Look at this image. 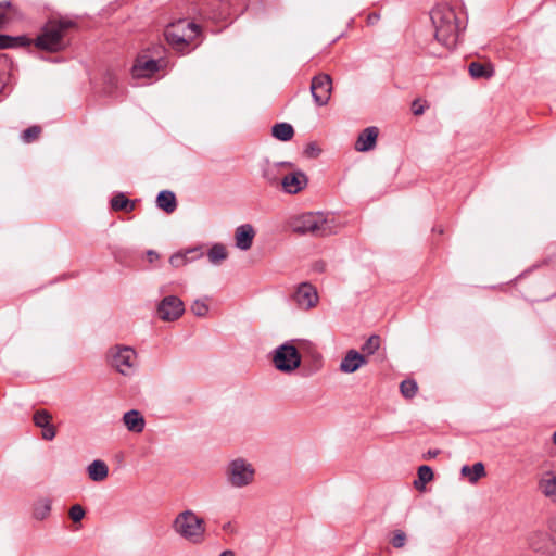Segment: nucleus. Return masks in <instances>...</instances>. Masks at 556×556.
I'll return each instance as SVG.
<instances>
[{
	"instance_id": "1",
	"label": "nucleus",
	"mask_w": 556,
	"mask_h": 556,
	"mask_svg": "<svg viewBox=\"0 0 556 556\" xmlns=\"http://www.w3.org/2000/svg\"><path fill=\"white\" fill-rule=\"evenodd\" d=\"M430 18L435 40L447 49L454 48L462 31L456 12L448 5H438L432 9Z\"/></svg>"
},
{
	"instance_id": "2",
	"label": "nucleus",
	"mask_w": 556,
	"mask_h": 556,
	"mask_svg": "<svg viewBox=\"0 0 556 556\" xmlns=\"http://www.w3.org/2000/svg\"><path fill=\"white\" fill-rule=\"evenodd\" d=\"M75 23L70 20H49L34 40V45L41 50L59 52L65 49V33L73 28Z\"/></svg>"
},
{
	"instance_id": "3",
	"label": "nucleus",
	"mask_w": 556,
	"mask_h": 556,
	"mask_svg": "<svg viewBox=\"0 0 556 556\" xmlns=\"http://www.w3.org/2000/svg\"><path fill=\"white\" fill-rule=\"evenodd\" d=\"M291 228L296 233L315 237H327L336 231L333 218L329 219L321 213H306L298 216L291 222Z\"/></svg>"
},
{
	"instance_id": "4",
	"label": "nucleus",
	"mask_w": 556,
	"mask_h": 556,
	"mask_svg": "<svg viewBox=\"0 0 556 556\" xmlns=\"http://www.w3.org/2000/svg\"><path fill=\"white\" fill-rule=\"evenodd\" d=\"M199 35V25L185 18L170 23L164 31L167 43L179 52H184Z\"/></svg>"
},
{
	"instance_id": "5",
	"label": "nucleus",
	"mask_w": 556,
	"mask_h": 556,
	"mask_svg": "<svg viewBox=\"0 0 556 556\" xmlns=\"http://www.w3.org/2000/svg\"><path fill=\"white\" fill-rule=\"evenodd\" d=\"M173 529L190 543L200 544L204 541L205 522L192 510L179 513L173 521Z\"/></svg>"
},
{
	"instance_id": "6",
	"label": "nucleus",
	"mask_w": 556,
	"mask_h": 556,
	"mask_svg": "<svg viewBox=\"0 0 556 556\" xmlns=\"http://www.w3.org/2000/svg\"><path fill=\"white\" fill-rule=\"evenodd\" d=\"M298 342L299 346L294 344V341H287L274 350L271 362L277 370L291 372L300 367V350L308 345V343L302 340H298Z\"/></svg>"
},
{
	"instance_id": "7",
	"label": "nucleus",
	"mask_w": 556,
	"mask_h": 556,
	"mask_svg": "<svg viewBox=\"0 0 556 556\" xmlns=\"http://www.w3.org/2000/svg\"><path fill=\"white\" fill-rule=\"evenodd\" d=\"M108 359L119 374L129 376L137 365V352L131 346L117 344L109 349Z\"/></svg>"
},
{
	"instance_id": "8",
	"label": "nucleus",
	"mask_w": 556,
	"mask_h": 556,
	"mask_svg": "<svg viewBox=\"0 0 556 556\" xmlns=\"http://www.w3.org/2000/svg\"><path fill=\"white\" fill-rule=\"evenodd\" d=\"M228 481L236 488L250 484L254 479V469L242 458L232 460L227 469Z\"/></svg>"
},
{
	"instance_id": "9",
	"label": "nucleus",
	"mask_w": 556,
	"mask_h": 556,
	"mask_svg": "<svg viewBox=\"0 0 556 556\" xmlns=\"http://www.w3.org/2000/svg\"><path fill=\"white\" fill-rule=\"evenodd\" d=\"M528 544L536 553L552 554L556 544L553 528L548 526L533 531L528 536Z\"/></svg>"
},
{
	"instance_id": "10",
	"label": "nucleus",
	"mask_w": 556,
	"mask_h": 556,
	"mask_svg": "<svg viewBox=\"0 0 556 556\" xmlns=\"http://www.w3.org/2000/svg\"><path fill=\"white\" fill-rule=\"evenodd\" d=\"M331 91L332 79L330 75L321 73L313 77L311 83V93L316 105H326L330 100Z\"/></svg>"
},
{
	"instance_id": "11",
	"label": "nucleus",
	"mask_w": 556,
	"mask_h": 556,
	"mask_svg": "<svg viewBox=\"0 0 556 556\" xmlns=\"http://www.w3.org/2000/svg\"><path fill=\"white\" fill-rule=\"evenodd\" d=\"M184 312V302L176 295L165 296L157 305V315L164 321L177 320Z\"/></svg>"
},
{
	"instance_id": "12",
	"label": "nucleus",
	"mask_w": 556,
	"mask_h": 556,
	"mask_svg": "<svg viewBox=\"0 0 556 556\" xmlns=\"http://www.w3.org/2000/svg\"><path fill=\"white\" fill-rule=\"evenodd\" d=\"M293 298L298 306L303 309H309L318 302L316 288L308 282H302L298 287Z\"/></svg>"
},
{
	"instance_id": "13",
	"label": "nucleus",
	"mask_w": 556,
	"mask_h": 556,
	"mask_svg": "<svg viewBox=\"0 0 556 556\" xmlns=\"http://www.w3.org/2000/svg\"><path fill=\"white\" fill-rule=\"evenodd\" d=\"M161 68L160 60L149 58L147 54H139L132 65V76L137 78L151 77Z\"/></svg>"
},
{
	"instance_id": "14",
	"label": "nucleus",
	"mask_w": 556,
	"mask_h": 556,
	"mask_svg": "<svg viewBox=\"0 0 556 556\" xmlns=\"http://www.w3.org/2000/svg\"><path fill=\"white\" fill-rule=\"evenodd\" d=\"M307 182L308 180L304 173L294 172L292 174L286 175L282 178L281 186L287 193L295 194L303 190L306 187Z\"/></svg>"
},
{
	"instance_id": "15",
	"label": "nucleus",
	"mask_w": 556,
	"mask_h": 556,
	"mask_svg": "<svg viewBox=\"0 0 556 556\" xmlns=\"http://www.w3.org/2000/svg\"><path fill=\"white\" fill-rule=\"evenodd\" d=\"M365 364H367V358L364 354L356 350H349L341 361L340 370L345 374H352Z\"/></svg>"
},
{
	"instance_id": "16",
	"label": "nucleus",
	"mask_w": 556,
	"mask_h": 556,
	"mask_svg": "<svg viewBox=\"0 0 556 556\" xmlns=\"http://www.w3.org/2000/svg\"><path fill=\"white\" fill-rule=\"evenodd\" d=\"M379 130L377 127L365 128L357 137L355 142V150L359 152H367L376 147Z\"/></svg>"
},
{
	"instance_id": "17",
	"label": "nucleus",
	"mask_w": 556,
	"mask_h": 556,
	"mask_svg": "<svg viewBox=\"0 0 556 556\" xmlns=\"http://www.w3.org/2000/svg\"><path fill=\"white\" fill-rule=\"evenodd\" d=\"M255 236L254 228L250 224L239 226L235 232L236 245L240 250H249Z\"/></svg>"
},
{
	"instance_id": "18",
	"label": "nucleus",
	"mask_w": 556,
	"mask_h": 556,
	"mask_svg": "<svg viewBox=\"0 0 556 556\" xmlns=\"http://www.w3.org/2000/svg\"><path fill=\"white\" fill-rule=\"evenodd\" d=\"M123 422L129 431L135 433L142 432L146 425L143 416L136 409L126 412L123 416Z\"/></svg>"
},
{
	"instance_id": "19",
	"label": "nucleus",
	"mask_w": 556,
	"mask_h": 556,
	"mask_svg": "<svg viewBox=\"0 0 556 556\" xmlns=\"http://www.w3.org/2000/svg\"><path fill=\"white\" fill-rule=\"evenodd\" d=\"M540 491L552 501H556V475L553 471H546L542 475L539 483Z\"/></svg>"
},
{
	"instance_id": "20",
	"label": "nucleus",
	"mask_w": 556,
	"mask_h": 556,
	"mask_svg": "<svg viewBox=\"0 0 556 556\" xmlns=\"http://www.w3.org/2000/svg\"><path fill=\"white\" fill-rule=\"evenodd\" d=\"M156 205L167 214H172L177 208L176 195L173 191L163 190L156 197Z\"/></svg>"
},
{
	"instance_id": "21",
	"label": "nucleus",
	"mask_w": 556,
	"mask_h": 556,
	"mask_svg": "<svg viewBox=\"0 0 556 556\" xmlns=\"http://www.w3.org/2000/svg\"><path fill=\"white\" fill-rule=\"evenodd\" d=\"M460 473L463 477L467 478L468 481L472 484L477 483L481 478L485 477V468L483 463L478 462L472 466L465 465L460 469Z\"/></svg>"
},
{
	"instance_id": "22",
	"label": "nucleus",
	"mask_w": 556,
	"mask_h": 556,
	"mask_svg": "<svg viewBox=\"0 0 556 556\" xmlns=\"http://www.w3.org/2000/svg\"><path fill=\"white\" fill-rule=\"evenodd\" d=\"M89 478L94 482H101L109 476L108 465L101 460L96 459L87 467Z\"/></svg>"
},
{
	"instance_id": "23",
	"label": "nucleus",
	"mask_w": 556,
	"mask_h": 556,
	"mask_svg": "<svg viewBox=\"0 0 556 556\" xmlns=\"http://www.w3.org/2000/svg\"><path fill=\"white\" fill-rule=\"evenodd\" d=\"M271 136L280 141H289L294 136V129L289 123H277L271 127Z\"/></svg>"
},
{
	"instance_id": "24",
	"label": "nucleus",
	"mask_w": 556,
	"mask_h": 556,
	"mask_svg": "<svg viewBox=\"0 0 556 556\" xmlns=\"http://www.w3.org/2000/svg\"><path fill=\"white\" fill-rule=\"evenodd\" d=\"M417 476L418 479L414 481V485L417 490L422 491L425 485L433 479V471L429 466L422 465L418 468Z\"/></svg>"
},
{
	"instance_id": "25",
	"label": "nucleus",
	"mask_w": 556,
	"mask_h": 556,
	"mask_svg": "<svg viewBox=\"0 0 556 556\" xmlns=\"http://www.w3.org/2000/svg\"><path fill=\"white\" fill-rule=\"evenodd\" d=\"M468 71L473 78H490L493 75L491 66L479 62H471L468 66Z\"/></svg>"
},
{
	"instance_id": "26",
	"label": "nucleus",
	"mask_w": 556,
	"mask_h": 556,
	"mask_svg": "<svg viewBox=\"0 0 556 556\" xmlns=\"http://www.w3.org/2000/svg\"><path fill=\"white\" fill-rule=\"evenodd\" d=\"M51 511V500L40 498L34 505V517L37 520L46 519Z\"/></svg>"
},
{
	"instance_id": "27",
	"label": "nucleus",
	"mask_w": 556,
	"mask_h": 556,
	"mask_svg": "<svg viewBox=\"0 0 556 556\" xmlns=\"http://www.w3.org/2000/svg\"><path fill=\"white\" fill-rule=\"evenodd\" d=\"M227 256H228V253H227L226 247L220 243L214 244L208 250V253H207V257H208L210 262L215 265L220 264L224 260L227 258Z\"/></svg>"
},
{
	"instance_id": "28",
	"label": "nucleus",
	"mask_w": 556,
	"mask_h": 556,
	"mask_svg": "<svg viewBox=\"0 0 556 556\" xmlns=\"http://www.w3.org/2000/svg\"><path fill=\"white\" fill-rule=\"evenodd\" d=\"M111 207L114 211H127L130 212L134 210L135 204L130 202L125 194L119 193L112 198L111 200Z\"/></svg>"
},
{
	"instance_id": "29",
	"label": "nucleus",
	"mask_w": 556,
	"mask_h": 556,
	"mask_svg": "<svg viewBox=\"0 0 556 556\" xmlns=\"http://www.w3.org/2000/svg\"><path fill=\"white\" fill-rule=\"evenodd\" d=\"M400 391L405 399H413L418 391L417 382L413 379L403 380L400 384Z\"/></svg>"
},
{
	"instance_id": "30",
	"label": "nucleus",
	"mask_w": 556,
	"mask_h": 556,
	"mask_svg": "<svg viewBox=\"0 0 556 556\" xmlns=\"http://www.w3.org/2000/svg\"><path fill=\"white\" fill-rule=\"evenodd\" d=\"M381 339L377 334L370 336L366 342L362 345L361 350L366 355H372L380 348Z\"/></svg>"
},
{
	"instance_id": "31",
	"label": "nucleus",
	"mask_w": 556,
	"mask_h": 556,
	"mask_svg": "<svg viewBox=\"0 0 556 556\" xmlns=\"http://www.w3.org/2000/svg\"><path fill=\"white\" fill-rule=\"evenodd\" d=\"M41 131H42V129L40 126H38V125L30 126L21 134V139L25 143H31V142L36 141L37 139H39Z\"/></svg>"
},
{
	"instance_id": "32",
	"label": "nucleus",
	"mask_w": 556,
	"mask_h": 556,
	"mask_svg": "<svg viewBox=\"0 0 556 556\" xmlns=\"http://www.w3.org/2000/svg\"><path fill=\"white\" fill-rule=\"evenodd\" d=\"M52 416L46 409H39L34 414L33 420L38 428H42L51 424Z\"/></svg>"
},
{
	"instance_id": "33",
	"label": "nucleus",
	"mask_w": 556,
	"mask_h": 556,
	"mask_svg": "<svg viewBox=\"0 0 556 556\" xmlns=\"http://www.w3.org/2000/svg\"><path fill=\"white\" fill-rule=\"evenodd\" d=\"M406 533L403 530H395L390 540L394 548H403L406 544Z\"/></svg>"
},
{
	"instance_id": "34",
	"label": "nucleus",
	"mask_w": 556,
	"mask_h": 556,
	"mask_svg": "<svg viewBox=\"0 0 556 556\" xmlns=\"http://www.w3.org/2000/svg\"><path fill=\"white\" fill-rule=\"evenodd\" d=\"M190 309L195 316L204 317L208 313V305L201 300H195Z\"/></svg>"
},
{
	"instance_id": "35",
	"label": "nucleus",
	"mask_w": 556,
	"mask_h": 556,
	"mask_svg": "<svg viewBox=\"0 0 556 556\" xmlns=\"http://www.w3.org/2000/svg\"><path fill=\"white\" fill-rule=\"evenodd\" d=\"M85 509L81 505L75 504L70 508L68 515L74 522H79L85 517Z\"/></svg>"
},
{
	"instance_id": "36",
	"label": "nucleus",
	"mask_w": 556,
	"mask_h": 556,
	"mask_svg": "<svg viewBox=\"0 0 556 556\" xmlns=\"http://www.w3.org/2000/svg\"><path fill=\"white\" fill-rule=\"evenodd\" d=\"M187 253H176L170 256L169 263L174 267H181L188 263Z\"/></svg>"
},
{
	"instance_id": "37",
	"label": "nucleus",
	"mask_w": 556,
	"mask_h": 556,
	"mask_svg": "<svg viewBox=\"0 0 556 556\" xmlns=\"http://www.w3.org/2000/svg\"><path fill=\"white\" fill-rule=\"evenodd\" d=\"M13 5L10 1L0 2V29L3 28L7 23L9 22V18L5 13V9L10 10Z\"/></svg>"
},
{
	"instance_id": "38",
	"label": "nucleus",
	"mask_w": 556,
	"mask_h": 556,
	"mask_svg": "<svg viewBox=\"0 0 556 556\" xmlns=\"http://www.w3.org/2000/svg\"><path fill=\"white\" fill-rule=\"evenodd\" d=\"M12 43H13V48H18V47H29L31 43H34V40H31L30 38H28L27 36H16V37H13L12 36Z\"/></svg>"
},
{
	"instance_id": "39",
	"label": "nucleus",
	"mask_w": 556,
	"mask_h": 556,
	"mask_svg": "<svg viewBox=\"0 0 556 556\" xmlns=\"http://www.w3.org/2000/svg\"><path fill=\"white\" fill-rule=\"evenodd\" d=\"M41 429H42L41 435H42L43 440L52 441L55 438L56 430L53 425L49 424L48 426L42 427Z\"/></svg>"
},
{
	"instance_id": "40",
	"label": "nucleus",
	"mask_w": 556,
	"mask_h": 556,
	"mask_svg": "<svg viewBox=\"0 0 556 556\" xmlns=\"http://www.w3.org/2000/svg\"><path fill=\"white\" fill-rule=\"evenodd\" d=\"M275 169H276V166L273 165H268L265 169H264V173H263V176L264 178L269 181L270 184H275L277 181V178L275 176Z\"/></svg>"
},
{
	"instance_id": "41",
	"label": "nucleus",
	"mask_w": 556,
	"mask_h": 556,
	"mask_svg": "<svg viewBox=\"0 0 556 556\" xmlns=\"http://www.w3.org/2000/svg\"><path fill=\"white\" fill-rule=\"evenodd\" d=\"M304 153L309 157H316L320 153V149L315 142H311L306 146Z\"/></svg>"
},
{
	"instance_id": "42",
	"label": "nucleus",
	"mask_w": 556,
	"mask_h": 556,
	"mask_svg": "<svg viewBox=\"0 0 556 556\" xmlns=\"http://www.w3.org/2000/svg\"><path fill=\"white\" fill-rule=\"evenodd\" d=\"M11 48H13L12 36L0 35V49H11Z\"/></svg>"
},
{
	"instance_id": "43",
	"label": "nucleus",
	"mask_w": 556,
	"mask_h": 556,
	"mask_svg": "<svg viewBox=\"0 0 556 556\" xmlns=\"http://www.w3.org/2000/svg\"><path fill=\"white\" fill-rule=\"evenodd\" d=\"M412 110L415 115H421L425 112V106L420 103L419 100H415L412 104Z\"/></svg>"
},
{
	"instance_id": "44",
	"label": "nucleus",
	"mask_w": 556,
	"mask_h": 556,
	"mask_svg": "<svg viewBox=\"0 0 556 556\" xmlns=\"http://www.w3.org/2000/svg\"><path fill=\"white\" fill-rule=\"evenodd\" d=\"M440 454L439 450H429L424 458H434Z\"/></svg>"
},
{
	"instance_id": "45",
	"label": "nucleus",
	"mask_w": 556,
	"mask_h": 556,
	"mask_svg": "<svg viewBox=\"0 0 556 556\" xmlns=\"http://www.w3.org/2000/svg\"><path fill=\"white\" fill-rule=\"evenodd\" d=\"M147 254H148V258L150 262H153L154 260H156L159 257L157 253L152 250L148 251Z\"/></svg>"
},
{
	"instance_id": "46",
	"label": "nucleus",
	"mask_w": 556,
	"mask_h": 556,
	"mask_svg": "<svg viewBox=\"0 0 556 556\" xmlns=\"http://www.w3.org/2000/svg\"><path fill=\"white\" fill-rule=\"evenodd\" d=\"M186 253H194L195 256H192V260H195V257H201L203 255L202 252H200L198 249L188 250Z\"/></svg>"
},
{
	"instance_id": "47",
	"label": "nucleus",
	"mask_w": 556,
	"mask_h": 556,
	"mask_svg": "<svg viewBox=\"0 0 556 556\" xmlns=\"http://www.w3.org/2000/svg\"><path fill=\"white\" fill-rule=\"evenodd\" d=\"M219 556H236L235 553L230 549H226L219 554Z\"/></svg>"
},
{
	"instance_id": "48",
	"label": "nucleus",
	"mask_w": 556,
	"mask_h": 556,
	"mask_svg": "<svg viewBox=\"0 0 556 556\" xmlns=\"http://www.w3.org/2000/svg\"><path fill=\"white\" fill-rule=\"evenodd\" d=\"M223 529L225 531L231 532L232 531V526H231L230 522H227L226 525H224Z\"/></svg>"
},
{
	"instance_id": "49",
	"label": "nucleus",
	"mask_w": 556,
	"mask_h": 556,
	"mask_svg": "<svg viewBox=\"0 0 556 556\" xmlns=\"http://www.w3.org/2000/svg\"><path fill=\"white\" fill-rule=\"evenodd\" d=\"M551 440L554 444H556V431L551 435Z\"/></svg>"
},
{
	"instance_id": "50",
	"label": "nucleus",
	"mask_w": 556,
	"mask_h": 556,
	"mask_svg": "<svg viewBox=\"0 0 556 556\" xmlns=\"http://www.w3.org/2000/svg\"><path fill=\"white\" fill-rule=\"evenodd\" d=\"M281 164H282V165L291 166V164H290V163H287V162H282Z\"/></svg>"
}]
</instances>
